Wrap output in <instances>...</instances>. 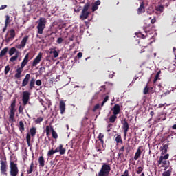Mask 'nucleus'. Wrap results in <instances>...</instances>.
Segmentation results:
<instances>
[{"label": "nucleus", "mask_w": 176, "mask_h": 176, "mask_svg": "<svg viewBox=\"0 0 176 176\" xmlns=\"http://www.w3.org/2000/svg\"><path fill=\"white\" fill-rule=\"evenodd\" d=\"M29 58H30V54H27L25 56V58H23V60L21 64V67H17L16 69V73L14 75V78L16 79H20V78H21V74L23 72V69L24 67H25L27 64H28V61H30Z\"/></svg>", "instance_id": "obj_1"}, {"label": "nucleus", "mask_w": 176, "mask_h": 176, "mask_svg": "<svg viewBox=\"0 0 176 176\" xmlns=\"http://www.w3.org/2000/svg\"><path fill=\"white\" fill-rule=\"evenodd\" d=\"M47 23V21L46 20V18L41 17L39 19L38 23L36 26L37 34H39V35H42V34H43V30L46 28Z\"/></svg>", "instance_id": "obj_2"}, {"label": "nucleus", "mask_w": 176, "mask_h": 176, "mask_svg": "<svg viewBox=\"0 0 176 176\" xmlns=\"http://www.w3.org/2000/svg\"><path fill=\"white\" fill-rule=\"evenodd\" d=\"M10 176L19 175V166H17V164L14 163V161L10 162Z\"/></svg>", "instance_id": "obj_3"}, {"label": "nucleus", "mask_w": 176, "mask_h": 176, "mask_svg": "<svg viewBox=\"0 0 176 176\" xmlns=\"http://www.w3.org/2000/svg\"><path fill=\"white\" fill-rule=\"evenodd\" d=\"M111 172V166L104 164L98 173V176H108Z\"/></svg>", "instance_id": "obj_4"}, {"label": "nucleus", "mask_w": 176, "mask_h": 176, "mask_svg": "<svg viewBox=\"0 0 176 176\" xmlns=\"http://www.w3.org/2000/svg\"><path fill=\"white\" fill-rule=\"evenodd\" d=\"M0 171L3 175H8V162L6 161V157H4L3 160L0 161Z\"/></svg>", "instance_id": "obj_5"}, {"label": "nucleus", "mask_w": 176, "mask_h": 176, "mask_svg": "<svg viewBox=\"0 0 176 176\" xmlns=\"http://www.w3.org/2000/svg\"><path fill=\"white\" fill-rule=\"evenodd\" d=\"M168 157H170V154H166L165 155H161L160 157L159 160L157 161V166H161V167H164V166H167V163H168Z\"/></svg>", "instance_id": "obj_6"}, {"label": "nucleus", "mask_w": 176, "mask_h": 176, "mask_svg": "<svg viewBox=\"0 0 176 176\" xmlns=\"http://www.w3.org/2000/svg\"><path fill=\"white\" fill-rule=\"evenodd\" d=\"M14 36H16V31H14V29L8 30L6 35V43H9V42L13 41V39H14Z\"/></svg>", "instance_id": "obj_7"}, {"label": "nucleus", "mask_w": 176, "mask_h": 176, "mask_svg": "<svg viewBox=\"0 0 176 176\" xmlns=\"http://www.w3.org/2000/svg\"><path fill=\"white\" fill-rule=\"evenodd\" d=\"M16 112V99L13 100V102L11 104V108L10 111L9 120L10 122H14V115Z\"/></svg>", "instance_id": "obj_8"}, {"label": "nucleus", "mask_w": 176, "mask_h": 176, "mask_svg": "<svg viewBox=\"0 0 176 176\" xmlns=\"http://www.w3.org/2000/svg\"><path fill=\"white\" fill-rule=\"evenodd\" d=\"M35 83L37 86H41L42 85V80H37L36 81L35 78L32 77L30 78V81L29 82V90L31 91L34 89H35Z\"/></svg>", "instance_id": "obj_9"}, {"label": "nucleus", "mask_w": 176, "mask_h": 176, "mask_svg": "<svg viewBox=\"0 0 176 176\" xmlns=\"http://www.w3.org/2000/svg\"><path fill=\"white\" fill-rule=\"evenodd\" d=\"M30 96H31V92L28 91H25L22 93V102L23 105H27L28 101H30Z\"/></svg>", "instance_id": "obj_10"}, {"label": "nucleus", "mask_w": 176, "mask_h": 176, "mask_svg": "<svg viewBox=\"0 0 176 176\" xmlns=\"http://www.w3.org/2000/svg\"><path fill=\"white\" fill-rule=\"evenodd\" d=\"M122 124V129L124 130V137H127V133L129 132V130H130V126H129V122H127V120H126V118L124 119Z\"/></svg>", "instance_id": "obj_11"}, {"label": "nucleus", "mask_w": 176, "mask_h": 176, "mask_svg": "<svg viewBox=\"0 0 176 176\" xmlns=\"http://www.w3.org/2000/svg\"><path fill=\"white\" fill-rule=\"evenodd\" d=\"M42 52L38 53V54L36 56V57L34 59L32 62V67H36L37 64H39L41 63V60H42Z\"/></svg>", "instance_id": "obj_12"}, {"label": "nucleus", "mask_w": 176, "mask_h": 176, "mask_svg": "<svg viewBox=\"0 0 176 176\" xmlns=\"http://www.w3.org/2000/svg\"><path fill=\"white\" fill-rule=\"evenodd\" d=\"M30 79H31V74H27L22 81L21 87H25V86H27V85H28V83H30L31 81Z\"/></svg>", "instance_id": "obj_13"}, {"label": "nucleus", "mask_w": 176, "mask_h": 176, "mask_svg": "<svg viewBox=\"0 0 176 176\" xmlns=\"http://www.w3.org/2000/svg\"><path fill=\"white\" fill-rule=\"evenodd\" d=\"M54 151H55V153L59 152L60 155H65V152L67 151V150L65 149V148H64V146L63 144H60L59 146H58Z\"/></svg>", "instance_id": "obj_14"}, {"label": "nucleus", "mask_w": 176, "mask_h": 176, "mask_svg": "<svg viewBox=\"0 0 176 176\" xmlns=\"http://www.w3.org/2000/svg\"><path fill=\"white\" fill-rule=\"evenodd\" d=\"M111 111H113V115H119L120 113V105L115 104Z\"/></svg>", "instance_id": "obj_15"}, {"label": "nucleus", "mask_w": 176, "mask_h": 176, "mask_svg": "<svg viewBox=\"0 0 176 176\" xmlns=\"http://www.w3.org/2000/svg\"><path fill=\"white\" fill-rule=\"evenodd\" d=\"M145 13V3L144 1L140 3V6L138 9V14H142Z\"/></svg>", "instance_id": "obj_16"}, {"label": "nucleus", "mask_w": 176, "mask_h": 176, "mask_svg": "<svg viewBox=\"0 0 176 176\" xmlns=\"http://www.w3.org/2000/svg\"><path fill=\"white\" fill-rule=\"evenodd\" d=\"M168 150V144H163L160 147L161 155H167V151Z\"/></svg>", "instance_id": "obj_17"}, {"label": "nucleus", "mask_w": 176, "mask_h": 176, "mask_svg": "<svg viewBox=\"0 0 176 176\" xmlns=\"http://www.w3.org/2000/svg\"><path fill=\"white\" fill-rule=\"evenodd\" d=\"M59 109L60 111L61 115L65 112V102L64 100H60L59 102Z\"/></svg>", "instance_id": "obj_18"}, {"label": "nucleus", "mask_w": 176, "mask_h": 176, "mask_svg": "<svg viewBox=\"0 0 176 176\" xmlns=\"http://www.w3.org/2000/svg\"><path fill=\"white\" fill-rule=\"evenodd\" d=\"M89 14V12L82 11L81 14L80 15V19L82 21L86 20V19H88Z\"/></svg>", "instance_id": "obj_19"}, {"label": "nucleus", "mask_w": 176, "mask_h": 176, "mask_svg": "<svg viewBox=\"0 0 176 176\" xmlns=\"http://www.w3.org/2000/svg\"><path fill=\"white\" fill-rule=\"evenodd\" d=\"M141 148H142L141 146H139V148H138L134 156V160H137L138 159L141 157V155H142V151H141Z\"/></svg>", "instance_id": "obj_20"}, {"label": "nucleus", "mask_w": 176, "mask_h": 176, "mask_svg": "<svg viewBox=\"0 0 176 176\" xmlns=\"http://www.w3.org/2000/svg\"><path fill=\"white\" fill-rule=\"evenodd\" d=\"M10 23V16L9 15L6 16V24L3 28V32H5L8 28V25Z\"/></svg>", "instance_id": "obj_21"}, {"label": "nucleus", "mask_w": 176, "mask_h": 176, "mask_svg": "<svg viewBox=\"0 0 176 176\" xmlns=\"http://www.w3.org/2000/svg\"><path fill=\"white\" fill-rule=\"evenodd\" d=\"M38 164L39 167H41L42 168L45 167V157H43V156H40L38 157Z\"/></svg>", "instance_id": "obj_22"}, {"label": "nucleus", "mask_w": 176, "mask_h": 176, "mask_svg": "<svg viewBox=\"0 0 176 176\" xmlns=\"http://www.w3.org/2000/svg\"><path fill=\"white\" fill-rule=\"evenodd\" d=\"M19 130L21 133H24L25 128L24 127V122L19 121Z\"/></svg>", "instance_id": "obj_23"}, {"label": "nucleus", "mask_w": 176, "mask_h": 176, "mask_svg": "<svg viewBox=\"0 0 176 176\" xmlns=\"http://www.w3.org/2000/svg\"><path fill=\"white\" fill-rule=\"evenodd\" d=\"M17 52H20L19 50H17V49H16V47H13L12 48L10 49L8 53L10 56H13V54H17Z\"/></svg>", "instance_id": "obj_24"}, {"label": "nucleus", "mask_w": 176, "mask_h": 176, "mask_svg": "<svg viewBox=\"0 0 176 176\" xmlns=\"http://www.w3.org/2000/svg\"><path fill=\"white\" fill-rule=\"evenodd\" d=\"M143 30L144 31V32H151V31H152V25L149 24V25H146V26H144Z\"/></svg>", "instance_id": "obj_25"}, {"label": "nucleus", "mask_w": 176, "mask_h": 176, "mask_svg": "<svg viewBox=\"0 0 176 176\" xmlns=\"http://www.w3.org/2000/svg\"><path fill=\"white\" fill-rule=\"evenodd\" d=\"M116 119H118V116L116 114H113L111 116L109 117V120L110 123H115L116 122Z\"/></svg>", "instance_id": "obj_26"}, {"label": "nucleus", "mask_w": 176, "mask_h": 176, "mask_svg": "<svg viewBox=\"0 0 176 176\" xmlns=\"http://www.w3.org/2000/svg\"><path fill=\"white\" fill-rule=\"evenodd\" d=\"M19 56H20V52H17L16 54H15V55L14 56L11 57L10 58V61L11 63L16 61V60H17V58H19Z\"/></svg>", "instance_id": "obj_27"}, {"label": "nucleus", "mask_w": 176, "mask_h": 176, "mask_svg": "<svg viewBox=\"0 0 176 176\" xmlns=\"http://www.w3.org/2000/svg\"><path fill=\"white\" fill-rule=\"evenodd\" d=\"M50 54H53L54 58H57V57H58V52H57L56 50H54L53 48L51 49Z\"/></svg>", "instance_id": "obj_28"}, {"label": "nucleus", "mask_w": 176, "mask_h": 176, "mask_svg": "<svg viewBox=\"0 0 176 176\" xmlns=\"http://www.w3.org/2000/svg\"><path fill=\"white\" fill-rule=\"evenodd\" d=\"M51 131L52 134V138L57 140V138H58V135L57 134V132H56V131H54V129L52 126H51Z\"/></svg>", "instance_id": "obj_29"}, {"label": "nucleus", "mask_w": 176, "mask_h": 176, "mask_svg": "<svg viewBox=\"0 0 176 176\" xmlns=\"http://www.w3.org/2000/svg\"><path fill=\"white\" fill-rule=\"evenodd\" d=\"M30 133L32 137H35L36 135V128L32 127L30 129Z\"/></svg>", "instance_id": "obj_30"}, {"label": "nucleus", "mask_w": 176, "mask_h": 176, "mask_svg": "<svg viewBox=\"0 0 176 176\" xmlns=\"http://www.w3.org/2000/svg\"><path fill=\"white\" fill-rule=\"evenodd\" d=\"M27 41H28V36H25L21 42V45H23V47H25V45H27Z\"/></svg>", "instance_id": "obj_31"}, {"label": "nucleus", "mask_w": 176, "mask_h": 176, "mask_svg": "<svg viewBox=\"0 0 176 176\" xmlns=\"http://www.w3.org/2000/svg\"><path fill=\"white\" fill-rule=\"evenodd\" d=\"M173 173V169L170 168L166 171H164L163 173H162V176H171V173Z\"/></svg>", "instance_id": "obj_32"}, {"label": "nucleus", "mask_w": 176, "mask_h": 176, "mask_svg": "<svg viewBox=\"0 0 176 176\" xmlns=\"http://www.w3.org/2000/svg\"><path fill=\"white\" fill-rule=\"evenodd\" d=\"M116 142H117V144H123V140H122V135H117V137L116 138Z\"/></svg>", "instance_id": "obj_33"}, {"label": "nucleus", "mask_w": 176, "mask_h": 176, "mask_svg": "<svg viewBox=\"0 0 176 176\" xmlns=\"http://www.w3.org/2000/svg\"><path fill=\"white\" fill-rule=\"evenodd\" d=\"M89 9H90V3L87 2L82 9L83 12H89Z\"/></svg>", "instance_id": "obj_34"}, {"label": "nucleus", "mask_w": 176, "mask_h": 176, "mask_svg": "<svg viewBox=\"0 0 176 176\" xmlns=\"http://www.w3.org/2000/svg\"><path fill=\"white\" fill-rule=\"evenodd\" d=\"M32 171H34V162H32L30 168L27 170V174H32Z\"/></svg>", "instance_id": "obj_35"}, {"label": "nucleus", "mask_w": 176, "mask_h": 176, "mask_svg": "<svg viewBox=\"0 0 176 176\" xmlns=\"http://www.w3.org/2000/svg\"><path fill=\"white\" fill-rule=\"evenodd\" d=\"M155 10L157 12H160V13H163L164 10V6H158L157 7H156Z\"/></svg>", "instance_id": "obj_36"}, {"label": "nucleus", "mask_w": 176, "mask_h": 176, "mask_svg": "<svg viewBox=\"0 0 176 176\" xmlns=\"http://www.w3.org/2000/svg\"><path fill=\"white\" fill-rule=\"evenodd\" d=\"M26 141L28 146L31 145V135L30 133H27L26 135Z\"/></svg>", "instance_id": "obj_37"}, {"label": "nucleus", "mask_w": 176, "mask_h": 176, "mask_svg": "<svg viewBox=\"0 0 176 176\" xmlns=\"http://www.w3.org/2000/svg\"><path fill=\"white\" fill-rule=\"evenodd\" d=\"M8 53V47L3 49L0 52V57H3Z\"/></svg>", "instance_id": "obj_38"}, {"label": "nucleus", "mask_w": 176, "mask_h": 176, "mask_svg": "<svg viewBox=\"0 0 176 176\" xmlns=\"http://www.w3.org/2000/svg\"><path fill=\"white\" fill-rule=\"evenodd\" d=\"M124 152V146H122L118 153V157H122L123 156V153Z\"/></svg>", "instance_id": "obj_39"}, {"label": "nucleus", "mask_w": 176, "mask_h": 176, "mask_svg": "<svg viewBox=\"0 0 176 176\" xmlns=\"http://www.w3.org/2000/svg\"><path fill=\"white\" fill-rule=\"evenodd\" d=\"M45 131L47 137H49V135H50V131H52V127L47 126Z\"/></svg>", "instance_id": "obj_40"}, {"label": "nucleus", "mask_w": 176, "mask_h": 176, "mask_svg": "<svg viewBox=\"0 0 176 176\" xmlns=\"http://www.w3.org/2000/svg\"><path fill=\"white\" fill-rule=\"evenodd\" d=\"M54 153H56V151H54V150H53V149L50 150L47 153L48 157H52V156H53V155H54Z\"/></svg>", "instance_id": "obj_41"}, {"label": "nucleus", "mask_w": 176, "mask_h": 176, "mask_svg": "<svg viewBox=\"0 0 176 176\" xmlns=\"http://www.w3.org/2000/svg\"><path fill=\"white\" fill-rule=\"evenodd\" d=\"M149 91H150V88L148 87V85H146L144 88V90H143V94H148V93H149Z\"/></svg>", "instance_id": "obj_42"}, {"label": "nucleus", "mask_w": 176, "mask_h": 176, "mask_svg": "<svg viewBox=\"0 0 176 176\" xmlns=\"http://www.w3.org/2000/svg\"><path fill=\"white\" fill-rule=\"evenodd\" d=\"M41 122H43V118H42V117H38V118L35 120L36 124H39V123H41Z\"/></svg>", "instance_id": "obj_43"}, {"label": "nucleus", "mask_w": 176, "mask_h": 176, "mask_svg": "<svg viewBox=\"0 0 176 176\" xmlns=\"http://www.w3.org/2000/svg\"><path fill=\"white\" fill-rule=\"evenodd\" d=\"M108 100H109V96H106L103 100V101L102 102L101 104V107H102L103 105L105 104V102H107V101H108Z\"/></svg>", "instance_id": "obj_44"}, {"label": "nucleus", "mask_w": 176, "mask_h": 176, "mask_svg": "<svg viewBox=\"0 0 176 176\" xmlns=\"http://www.w3.org/2000/svg\"><path fill=\"white\" fill-rule=\"evenodd\" d=\"M142 171H144V168H142V166H139L136 170L137 174H141Z\"/></svg>", "instance_id": "obj_45"}, {"label": "nucleus", "mask_w": 176, "mask_h": 176, "mask_svg": "<svg viewBox=\"0 0 176 176\" xmlns=\"http://www.w3.org/2000/svg\"><path fill=\"white\" fill-rule=\"evenodd\" d=\"M9 71H10V67H9V65L6 66L4 70L5 75H8V74H9Z\"/></svg>", "instance_id": "obj_46"}, {"label": "nucleus", "mask_w": 176, "mask_h": 176, "mask_svg": "<svg viewBox=\"0 0 176 176\" xmlns=\"http://www.w3.org/2000/svg\"><path fill=\"white\" fill-rule=\"evenodd\" d=\"M63 41H64V38H63L62 37H59V38H58L56 43L58 45H61V43H63Z\"/></svg>", "instance_id": "obj_47"}, {"label": "nucleus", "mask_w": 176, "mask_h": 176, "mask_svg": "<svg viewBox=\"0 0 176 176\" xmlns=\"http://www.w3.org/2000/svg\"><path fill=\"white\" fill-rule=\"evenodd\" d=\"M97 109H100V104H96L94 109H93V111L96 112V111H97Z\"/></svg>", "instance_id": "obj_48"}, {"label": "nucleus", "mask_w": 176, "mask_h": 176, "mask_svg": "<svg viewBox=\"0 0 176 176\" xmlns=\"http://www.w3.org/2000/svg\"><path fill=\"white\" fill-rule=\"evenodd\" d=\"M121 176H130V173H129V170L126 169L125 171Z\"/></svg>", "instance_id": "obj_49"}, {"label": "nucleus", "mask_w": 176, "mask_h": 176, "mask_svg": "<svg viewBox=\"0 0 176 176\" xmlns=\"http://www.w3.org/2000/svg\"><path fill=\"white\" fill-rule=\"evenodd\" d=\"M98 9V6L94 4L92 6V12H96Z\"/></svg>", "instance_id": "obj_50"}, {"label": "nucleus", "mask_w": 176, "mask_h": 176, "mask_svg": "<svg viewBox=\"0 0 176 176\" xmlns=\"http://www.w3.org/2000/svg\"><path fill=\"white\" fill-rule=\"evenodd\" d=\"M18 111H19V113H23V111H24V107H23V106L20 105Z\"/></svg>", "instance_id": "obj_51"}, {"label": "nucleus", "mask_w": 176, "mask_h": 176, "mask_svg": "<svg viewBox=\"0 0 176 176\" xmlns=\"http://www.w3.org/2000/svg\"><path fill=\"white\" fill-rule=\"evenodd\" d=\"M159 80H160V78H159L157 76H155L153 80V83H156V82H157Z\"/></svg>", "instance_id": "obj_52"}, {"label": "nucleus", "mask_w": 176, "mask_h": 176, "mask_svg": "<svg viewBox=\"0 0 176 176\" xmlns=\"http://www.w3.org/2000/svg\"><path fill=\"white\" fill-rule=\"evenodd\" d=\"M82 56H83V53H82V52H78L77 54L78 58H82Z\"/></svg>", "instance_id": "obj_53"}, {"label": "nucleus", "mask_w": 176, "mask_h": 176, "mask_svg": "<svg viewBox=\"0 0 176 176\" xmlns=\"http://www.w3.org/2000/svg\"><path fill=\"white\" fill-rule=\"evenodd\" d=\"M94 4L96 5V6H100V5H101V1L97 0Z\"/></svg>", "instance_id": "obj_54"}, {"label": "nucleus", "mask_w": 176, "mask_h": 176, "mask_svg": "<svg viewBox=\"0 0 176 176\" xmlns=\"http://www.w3.org/2000/svg\"><path fill=\"white\" fill-rule=\"evenodd\" d=\"M8 8L7 5H3L0 7V10H3V9H6Z\"/></svg>", "instance_id": "obj_55"}, {"label": "nucleus", "mask_w": 176, "mask_h": 176, "mask_svg": "<svg viewBox=\"0 0 176 176\" xmlns=\"http://www.w3.org/2000/svg\"><path fill=\"white\" fill-rule=\"evenodd\" d=\"M98 138L99 140H102V138H104V134L100 133L98 135Z\"/></svg>", "instance_id": "obj_56"}, {"label": "nucleus", "mask_w": 176, "mask_h": 176, "mask_svg": "<svg viewBox=\"0 0 176 176\" xmlns=\"http://www.w3.org/2000/svg\"><path fill=\"white\" fill-rule=\"evenodd\" d=\"M113 76H115V73H113V72H111L109 74V78H113Z\"/></svg>", "instance_id": "obj_57"}, {"label": "nucleus", "mask_w": 176, "mask_h": 176, "mask_svg": "<svg viewBox=\"0 0 176 176\" xmlns=\"http://www.w3.org/2000/svg\"><path fill=\"white\" fill-rule=\"evenodd\" d=\"M74 12L76 13H79V12H80V7H79L78 8H74Z\"/></svg>", "instance_id": "obj_58"}, {"label": "nucleus", "mask_w": 176, "mask_h": 176, "mask_svg": "<svg viewBox=\"0 0 176 176\" xmlns=\"http://www.w3.org/2000/svg\"><path fill=\"white\" fill-rule=\"evenodd\" d=\"M151 24H155L156 23V19L153 18L151 20Z\"/></svg>", "instance_id": "obj_59"}, {"label": "nucleus", "mask_w": 176, "mask_h": 176, "mask_svg": "<svg viewBox=\"0 0 176 176\" xmlns=\"http://www.w3.org/2000/svg\"><path fill=\"white\" fill-rule=\"evenodd\" d=\"M16 49H21V47H23V45H22V44H19V45H16Z\"/></svg>", "instance_id": "obj_60"}, {"label": "nucleus", "mask_w": 176, "mask_h": 176, "mask_svg": "<svg viewBox=\"0 0 176 176\" xmlns=\"http://www.w3.org/2000/svg\"><path fill=\"white\" fill-rule=\"evenodd\" d=\"M160 74H162V71L160 70V71H158V72H157V74H156L155 76L159 77V76H160Z\"/></svg>", "instance_id": "obj_61"}, {"label": "nucleus", "mask_w": 176, "mask_h": 176, "mask_svg": "<svg viewBox=\"0 0 176 176\" xmlns=\"http://www.w3.org/2000/svg\"><path fill=\"white\" fill-rule=\"evenodd\" d=\"M99 141H100L102 144V146H104V140L103 139H100Z\"/></svg>", "instance_id": "obj_62"}, {"label": "nucleus", "mask_w": 176, "mask_h": 176, "mask_svg": "<svg viewBox=\"0 0 176 176\" xmlns=\"http://www.w3.org/2000/svg\"><path fill=\"white\" fill-rule=\"evenodd\" d=\"M138 78V77H137V76H135L132 82H135V80H137Z\"/></svg>", "instance_id": "obj_63"}, {"label": "nucleus", "mask_w": 176, "mask_h": 176, "mask_svg": "<svg viewBox=\"0 0 176 176\" xmlns=\"http://www.w3.org/2000/svg\"><path fill=\"white\" fill-rule=\"evenodd\" d=\"M172 129L173 130H176V124L173 125Z\"/></svg>", "instance_id": "obj_64"}]
</instances>
